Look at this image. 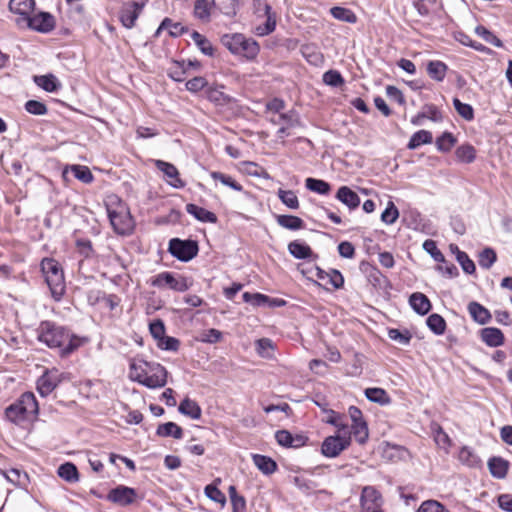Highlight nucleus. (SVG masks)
Masks as SVG:
<instances>
[{
  "label": "nucleus",
  "instance_id": "1",
  "mask_svg": "<svg viewBox=\"0 0 512 512\" xmlns=\"http://www.w3.org/2000/svg\"><path fill=\"white\" fill-rule=\"evenodd\" d=\"M37 339L51 349H58L62 357L70 355L82 344L81 339L69 329L49 320L39 324Z\"/></svg>",
  "mask_w": 512,
  "mask_h": 512
},
{
  "label": "nucleus",
  "instance_id": "2",
  "mask_svg": "<svg viewBox=\"0 0 512 512\" xmlns=\"http://www.w3.org/2000/svg\"><path fill=\"white\" fill-rule=\"evenodd\" d=\"M38 411L35 395L32 392H25L5 409V416L12 423L20 424L31 420L38 414Z\"/></svg>",
  "mask_w": 512,
  "mask_h": 512
},
{
  "label": "nucleus",
  "instance_id": "3",
  "mask_svg": "<svg viewBox=\"0 0 512 512\" xmlns=\"http://www.w3.org/2000/svg\"><path fill=\"white\" fill-rule=\"evenodd\" d=\"M41 270L53 298L57 301L60 300L66 288L60 264L53 258H45L41 262Z\"/></svg>",
  "mask_w": 512,
  "mask_h": 512
},
{
  "label": "nucleus",
  "instance_id": "4",
  "mask_svg": "<svg viewBox=\"0 0 512 512\" xmlns=\"http://www.w3.org/2000/svg\"><path fill=\"white\" fill-rule=\"evenodd\" d=\"M221 43L233 54L242 55L253 59L259 53V45L253 39L246 38L243 34H225L221 37Z\"/></svg>",
  "mask_w": 512,
  "mask_h": 512
},
{
  "label": "nucleus",
  "instance_id": "5",
  "mask_svg": "<svg viewBox=\"0 0 512 512\" xmlns=\"http://www.w3.org/2000/svg\"><path fill=\"white\" fill-rule=\"evenodd\" d=\"M108 217L114 231L119 235H130L134 230V220L127 206L118 201L116 208L107 207Z\"/></svg>",
  "mask_w": 512,
  "mask_h": 512
},
{
  "label": "nucleus",
  "instance_id": "6",
  "mask_svg": "<svg viewBox=\"0 0 512 512\" xmlns=\"http://www.w3.org/2000/svg\"><path fill=\"white\" fill-rule=\"evenodd\" d=\"M168 252L182 262H188L199 252L198 242L192 239L172 238L168 244Z\"/></svg>",
  "mask_w": 512,
  "mask_h": 512
},
{
  "label": "nucleus",
  "instance_id": "7",
  "mask_svg": "<svg viewBox=\"0 0 512 512\" xmlns=\"http://www.w3.org/2000/svg\"><path fill=\"white\" fill-rule=\"evenodd\" d=\"M253 8L259 17H266V22L257 27V34L265 36L272 33L276 28V14L272 12L271 6L266 0H253Z\"/></svg>",
  "mask_w": 512,
  "mask_h": 512
},
{
  "label": "nucleus",
  "instance_id": "8",
  "mask_svg": "<svg viewBox=\"0 0 512 512\" xmlns=\"http://www.w3.org/2000/svg\"><path fill=\"white\" fill-rule=\"evenodd\" d=\"M151 284L158 288L168 286L174 291L185 292L191 287L192 282L184 276H175L171 272H162L152 280Z\"/></svg>",
  "mask_w": 512,
  "mask_h": 512
},
{
  "label": "nucleus",
  "instance_id": "9",
  "mask_svg": "<svg viewBox=\"0 0 512 512\" xmlns=\"http://www.w3.org/2000/svg\"><path fill=\"white\" fill-rule=\"evenodd\" d=\"M351 444V436L344 432L342 435L328 436L321 445V453L328 458H335Z\"/></svg>",
  "mask_w": 512,
  "mask_h": 512
},
{
  "label": "nucleus",
  "instance_id": "10",
  "mask_svg": "<svg viewBox=\"0 0 512 512\" xmlns=\"http://www.w3.org/2000/svg\"><path fill=\"white\" fill-rule=\"evenodd\" d=\"M147 367V378L143 380V386L150 389L164 387L167 383L168 372L164 366L157 362L143 361Z\"/></svg>",
  "mask_w": 512,
  "mask_h": 512
},
{
  "label": "nucleus",
  "instance_id": "11",
  "mask_svg": "<svg viewBox=\"0 0 512 512\" xmlns=\"http://www.w3.org/2000/svg\"><path fill=\"white\" fill-rule=\"evenodd\" d=\"M106 499L120 506H128L136 501L137 491L128 486L118 485L109 491Z\"/></svg>",
  "mask_w": 512,
  "mask_h": 512
},
{
  "label": "nucleus",
  "instance_id": "12",
  "mask_svg": "<svg viewBox=\"0 0 512 512\" xmlns=\"http://www.w3.org/2000/svg\"><path fill=\"white\" fill-rule=\"evenodd\" d=\"M361 508L362 512H383L382 496L378 490L372 486H366L361 493Z\"/></svg>",
  "mask_w": 512,
  "mask_h": 512
},
{
  "label": "nucleus",
  "instance_id": "13",
  "mask_svg": "<svg viewBox=\"0 0 512 512\" xmlns=\"http://www.w3.org/2000/svg\"><path fill=\"white\" fill-rule=\"evenodd\" d=\"M64 379L57 369L47 370L37 381V390L43 397L48 396Z\"/></svg>",
  "mask_w": 512,
  "mask_h": 512
},
{
  "label": "nucleus",
  "instance_id": "14",
  "mask_svg": "<svg viewBox=\"0 0 512 512\" xmlns=\"http://www.w3.org/2000/svg\"><path fill=\"white\" fill-rule=\"evenodd\" d=\"M28 26L35 31L49 33L55 27V18L49 12H40L28 17Z\"/></svg>",
  "mask_w": 512,
  "mask_h": 512
},
{
  "label": "nucleus",
  "instance_id": "15",
  "mask_svg": "<svg viewBox=\"0 0 512 512\" xmlns=\"http://www.w3.org/2000/svg\"><path fill=\"white\" fill-rule=\"evenodd\" d=\"M143 6V4H139L135 1L125 4L120 11V21L123 26L128 29L134 27Z\"/></svg>",
  "mask_w": 512,
  "mask_h": 512
},
{
  "label": "nucleus",
  "instance_id": "16",
  "mask_svg": "<svg viewBox=\"0 0 512 512\" xmlns=\"http://www.w3.org/2000/svg\"><path fill=\"white\" fill-rule=\"evenodd\" d=\"M155 166L158 170L164 173V175L171 179L169 181V184L175 188H182L184 187L185 183L179 178V172L177 168L168 162H165L163 160H156Z\"/></svg>",
  "mask_w": 512,
  "mask_h": 512
},
{
  "label": "nucleus",
  "instance_id": "17",
  "mask_svg": "<svg viewBox=\"0 0 512 512\" xmlns=\"http://www.w3.org/2000/svg\"><path fill=\"white\" fill-rule=\"evenodd\" d=\"M214 7L215 0H195L194 17L203 23H208L211 20V13Z\"/></svg>",
  "mask_w": 512,
  "mask_h": 512
},
{
  "label": "nucleus",
  "instance_id": "18",
  "mask_svg": "<svg viewBox=\"0 0 512 512\" xmlns=\"http://www.w3.org/2000/svg\"><path fill=\"white\" fill-rule=\"evenodd\" d=\"M481 340L490 347H498L504 344L505 337L502 331L495 327H486L480 331Z\"/></svg>",
  "mask_w": 512,
  "mask_h": 512
},
{
  "label": "nucleus",
  "instance_id": "19",
  "mask_svg": "<svg viewBox=\"0 0 512 512\" xmlns=\"http://www.w3.org/2000/svg\"><path fill=\"white\" fill-rule=\"evenodd\" d=\"M488 469L491 475L497 479H504L509 470V462L502 457L493 456L488 460Z\"/></svg>",
  "mask_w": 512,
  "mask_h": 512
},
{
  "label": "nucleus",
  "instance_id": "20",
  "mask_svg": "<svg viewBox=\"0 0 512 512\" xmlns=\"http://www.w3.org/2000/svg\"><path fill=\"white\" fill-rule=\"evenodd\" d=\"M336 198L350 210L356 209L360 204V197L348 186H341L336 193Z\"/></svg>",
  "mask_w": 512,
  "mask_h": 512
},
{
  "label": "nucleus",
  "instance_id": "21",
  "mask_svg": "<svg viewBox=\"0 0 512 512\" xmlns=\"http://www.w3.org/2000/svg\"><path fill=\"white\" fill-rule=\"evenodd\" d=\"M289 253L297 259H316L318 256L315 255L309 245L300 241L294 240L288 244Z\"/></svg>",
  "mask_w": 512,
  "mask_h": 512
},
{
  "label": "nucleus",
  "instance_id": "22",
  "mask_svg": "<svg viewBox=\"0 0 512 512\" xmlns=\"http://www.w3.org/2000/svg\"><path fill=\"white\" fill-rule=\"evenodd\" d=\"M409 304L419 315H426L431 310V302L426 295L420 292L411 294Z\"/></svg>",
  "mask_w": 512,
  "mask_h": 512
},
{
  "label": "nucleus",
  "instance_id": "23",
  "mask_svg": "<svg viewBox=\"0 0 512 512\" xmlns=\"http://www.w3.org/2000/svg\"><path fill=\"white\" fill-rule=\"evenodd\" d=\"M468 312L472 319L481 324H487L491 320V314L487 308L476 301H472L468 304Z\"/></svg>",
  "mask_w": 512,
  "mask_h": 512
},
{
  "label": "nucleus",
  "instance_id": "24",
  "mask_svg": "<svg viewBox=\"0 0 512 512\" xmlns=\"http://www.w3.org/2000/svg\"><path fill=\"white\" fill-rule=\"evenodd\" d=\"M186 211L190 215L194 216L197 220L204 223H216L217 216L208 211L207 209L200 207L196 204L189 203L186 205Z\"/></svg>",
  "mask_w": 512,
  "mask_h": 512
},
{
  "label": "nucleus",
  "instance_id": "25",
  "mask_svg": "<svg viewBox=\"0 0 512 512\" xmlns=\"http://www.w3.org/2000/svg\"><path fill=\"white\" fill-rule=\"evenodd\" d=\"M426 71L431 79L442 82L446 77L448 66L440 60H431L427 63Z\"/></svg>",
  "mask_w": 512,
  "mask_h": 512
},
{
  "label": "nucleus",
  "instance_id": "26",
  "mask_svg": "<svg viewBox=\"0 0 512 512\" xmlns=\"http://www.w3.org/2000/svg\"><path fill=\"white\" fill-rule=\"evenodd\" d=\"M252 459L254 465L265 475H271L277 470V463L271 457L254 454Z\"/></svg>",
  "mask_w": 512,
  "mask_h": 512
},
{
  "label": "nucleus",
  "instance_id": "27",
  "mask_svg": "<svg viewBox=\"0 0 512 512\" xmlns=\"http://www.w3.org/2000/svg\"><path fill=\"white\" fill-rule=\"evenodd\" d=\"M178 410L181 414L190 417L191 419L198 420L201 418L202 410L197 402L186 397L181 401Z\"/></svg>",
  "mask_w": 512,
  "mask_h": 512
},
{
  "label": "nucleus",
  "instance_id": "28",
  "mask_svg": "<svg viewBox=\"0 0 512 512\" xmlns=\"http://www.w3.org/2000/svg\"><path fill=\"white\" fill-rule=\"evenodd\" d=\"M276 222L282 228L291 231L300 230L305 226L304 221L300 217L294 215H276Z\"/></svg>",
  "mask_w": 512,
  "mask_h": 512
},
{
  "label": "nucleus",
  "instance_id": "29",
  "mask_svg": "<svg viewBox=\"0 0 512 512\" xmlns=\"http://www.w3.org/2000/svg\"><path fill=\"white\" fill-rule=\"evenodd\" d=\"M156 434L160 437L181 439L183 437V429L174 422H166L157 427Z\"/></svg>",
  "mask_w": 512,
  "mask_h": 512
},
{
  "label": "nucleus",
  "instance_id": "30",
  "mask_svg": "<svg viewBox=\"0 0 512 512\" xmlns=\"http://www.w3.org/2000/svg\"><path fill=\"white\" fill-rule=\"evenodd\" d=\"M4 475L9 482L21 488H25L29 483L28 474L17 468L7 470Z\"/></svg>",
  "mask_w": 512,
  "mask_h": 512
},
{
  "label": "nucleus",
  "instance_id": "31",
  "mask_svg": "<svg viewBox=\"0 0 512 512\" xmlns=\"http://www.w3.org/2000/svg\"><path fill=\"white\" fill-rule=\"evenodd\" d=\"M143 359L132 360L130 362V373L131 380L138 382L143 385V379L147 378V367L143 364Z\"/></svg>",
  "mask_w": 512,
  "mask_h": 512
},
{
  "label": "nucleus",
  "instance_id": "32",
  "mask_svg": "<svg viewBox=\"0 0 512 512\" xmlns=\"http://www.w3.org/2000/svg\"><path fill=\"white\" fill-rule=\"evenodd\" d=\"M432 141H433V136L430 131L419 130L411 136V138L407 144V148L410 150H414L423 144H431Z\"/></svg>",
  "mask_w": 512,
  "mask_h": 512
},
{
  "label": "nucleus",
  "instance_id": "33",
  "mask_svg": "<svg viewBox=\"0 0 512 512\" xmlns=\"http://www.w3.org/2000/svg\"><path fill=\"white\" fill-rule=\"evenodd\" d=\"M58 475L60 478L69 483H75L79 480L77 467L71 462L61 464L58 467Z\"/></svg>",
  "mask_w": 512,
  "mask_h": 512
},
{
  "label": "nucleus",
  "instance_id": "34",
  "mask_svg": "<svg viewBox=\"0 0 512 512\" xmlns=\"http://www.w3.org/2000/svg\"><path fill=\"white\" fill-rule=\"evenodd\" d=\"M34 81L47 92H55L60 87V83L53 74L35 76Z\"/></svg>",
  "mask_w": 512,
  "mask_h": 512
},
{
  "label": "nucleus",
  "instance_id": "35",
  "mask_svg": "<svg viewBox=\"0 0 512 512\" xmlns=\"http://www.w3.org/2000/svg\"><path fill=\"white\" fill-rule=\"evenodd\" d=\"M34 5V0H10L9 9L15 14L28 16Z\"/></svg>",
  "mask_w": 512,
  "mask_h": 512
},
{
  "label": "nucleus",
  "instance_id": "36",
  "mask_svg": "<svg viewBox=\"0 0 512 512\" xmlns=\"http://www.w3.org/2000/svg\"><path fill=\"white\" fill-rule=\"evenodd\" d=\"M455 156L460 162L472 163L476 158V149L471 144H463L457 147Z\"/></svg>",
  "mask_w": 512,
  "mask_h": 512
},
{
  "label": "nucleus",
  "instance_id": "37",
  "mask_svg": "<svg viewBox=\"0 0 512 512\" xmlns=\"http://www.w3.org/2000/svg\"><path fill=\"white\" fill-rule=\"evenodd\" d=\"M168 76L176 82H182L186 78V62L172 61L167 71Z\"/></svg>",
  "mask_w": 512,
  "mask_h": 512
},
{
  "label": "nucleus",
  "instance_id": "38",
  "mask_svg": "<svg viewBox=\"0 0 512 512\" xmlns=\"http://www.w3.org/2000/svg\"><path fill=\"white\" fill-rule=\"evenodd\" d=\"M305 186L308 190L318 193L320 195H327L331 190V186L328 182L311 177L305 180Z\"/></svg>",
  "mask_w": 512,
  "mask_h": 512
},
{
  "label": "nucleus",
  "instance_id": "39",
  "mask_svg": "<svg viewBox=\"0 0 512 512\" xmlns=\"http://www.w3.org/2000/svg\"><path fill=\"white\" fill-rule=\"evenodd\" d=\"M426 323L428 328L436 335H442L446 330L445 319L437 313L429 315Z\"/></svg>",
  "mask_w": 512,
  "mask_h": 512
},
{
  "label": "nucleus",
  "instance_id": "40",
  "mask_svg": "<svg viewBox=\"0 0 512 512\" xmlns=\"http://www.w3.org/2000/svg\"><path fill=\"white\" fill-rule=\"evenodd\" d=\"M365 396L369 401L380 405L388 404L390 402L387 392L382 388H367L365 390Z\"/></svg>",
  "mask_w": 512,
  "mask_h": 512
},
{
  "label": "nucleus",
  "instance_id": "41",
  "mask_svg": "<svg viewBox=\"0 0 512 512\" xmlns=\"http://www.w3.org/2000/svg\"><path fill=\"white\" fill-rule=\"evenodd\" d=\"M160 29H169V35L172 37H178L188 31V28L183 26L179 22H173L172 19L166 17L160 24Z\"/></svg>",
  "mask_w": 512,
  "mask_h": 512
},
{
  "label": "nucleus",
  "instance_id": "42",
  "mask_svg": "<svg viewBox=\"0 0 512 512\" xmlns=\"http://www.w3.org/2000/svg\"><path fill=\"white\" fill-rule=\"evenodd\" d=\"M457 139L450 132H444L441 136H439L436 141V147L440 152H449L456 144Z\"/></svg>",
  "mask_w": 512,
  "mask_h": 512
},
{
  "label": "nucleus",
  "instance_id": "43",
  "mask_svg": "<svg viewBox=\"0 0 512 512\" xmlns=\"http://www.w3.org/2000/svg\"><path fill=\"white\" fill-rule=\"evenodd\" d=\"M475 33L481 37L485 42L497 47L502 48L503 42L490 30H488L486 27L482 25H478L475 28Z\"/></svg>",
  "mask_w": 512,
  "mask_h": 512
},
{
  "label": "nucleus",
  "instance_id": "44",
  "mask_svg": "<svg viewBox=\"0 0 512 512\" xmlns=\"http://www.w3.org/2000/svg\"><path fill=\"white\" fill-rule=\"evenodd\" d=\"M497 260V254L492 248H485L479 253L478 263L483 269H490Z\"/></svg>",
  "mask_w": 512,
  "mask_h": 512
},
{
  "label": "nucleus",
  "instance_id": "45",
  "mask_svg": "<svg viewBox=\"0 0 512 512\" xmlns=\"http://www.w3.org/2000/svg\"><path fill=\"white\" fill-rule=\"evenodd\" d=\"M303 57L312 65H319L323 61V55L313 45H304L301 48Z\"/></svg>",
  "mask_w": 512,
  "mask_h": 512
},
{
  "label": "nucleus",
  "instance_id": "46",
  "mask_svg": "<svg viewBox=\"0 0 512 512\" xmlns=\"http://www.w3.org/2000/svg\"><path fill=\"white\" fill-rule=\"evenodd\" d=\"M330 12L335 19L340 21L347 23H355L357 21V16L355 13L348 8L336 6L331 8Z\"/></svg>",
  "mask_w": 512,
  "mask_h": 512
},
{
  "label": "nucleus",
  "instance_id": "47",
  "mask_svg": "<svg viewBox=\"0 0 512 512\" xmlns=\"http://www.w3.org/2000/svg\"><path fill=\"white\" fill-rule=\"evenodd\" d=\"M350 434H353L355 440L359 444H364L367 441L369 435L367 423L363 421L356 424H352V431L349 432L347 430V436H350Z\"/></svg>",
  "mask_w": 512,
  "mask_h": 512
},
{
  "label": "nucleus",
  "instance_id": "48",
  "mask_svg": "<svg viewBox=\"0 0 512 512\" xmlns=\"http://www.w3.org/2000/svg\"><path fill=\"white\" fill-rule=\"evenodd\" d=\"M455 250L456 259L458 263L461 265L463 271L467 274H474L476 267L474 262L469 258L468 254L464 251L459 250L457 246H455Z\"/></svg>",
  "mask_w": 512,
  "mask_h": 512
},
{
  "label": "nucleus",
  "instance_id": "49",
  "mask_svg": "<svg viewBox=\"0 0 512 512\" xmlns=\"http://www.w3.org/2000/svg\"><path fill=\"white\" fill-rule=\"evenodd\" d=\"M278 197L281 202L286 205L290 209H298L299 208V200L297 195L292 190H278Z\"/></svg>",
  "mask_w": 512,
  "mask_h": 512
},
{
  "label": "nucleus",
  "instance_id": "50",
  "mask_svg": "<svg viewBox=\"0 0 512 512\" xmlns=\"http://www.w3.org/2000/svg\"><path fill=\"white\" fill-rule=\"evenodd\" d=\"M388 337L401 345H408L412 339V334L407 329L399 330L391 328L388 330Z\"/></svg>",
  "mask_w": 512,
  "mask_h": 512
},
{
  "label": "nucleus",
  "instance_id": "51",
  "mask_svg": "<svg viewBox=\"0 0 512 512\" xmlns=\"http://www.w3.org/2000/svg\"><path fill=\"white\" fill-rule=\"evenodd\" d=\"M211 177L216 180L220 181L223 185L228 186L232 188L235 191H242L243 186L239 184L237 181H235L231 176L226 175L222 172L213 171L211 172Z\"/></svg>",
  "mask_w": 512,
  "mask_h": 512
},
{
  "label": "nucleus",
  "instance_id": "52",
  "mask_svg": "<svg viewBox=\"0 0 512 512\" xmlns=\"http://www.w3.org/2000/svg\"><path fill=\"white\" fill-rule=\"evenodd\" d=\"M273 342L268 338H261L256 341V351L257 353L263 357L270 359L273 357Z\"/></svg>",
  "mask_w": 512,
  "mask_h": 512
},
{
  "label": "nucleus",
  "instance_id": "53",
  "mask_svg": "<svg viewBox=\"0 0 512 512\" xmlns=\"http://www.w3.org/2000/svg\"><path fill=\"white\" fill-rule=\"evenodd\" d=\"M453 105L457 113L466 121L474 119V110L470 104L461 102L458 98L453 99Z\"/></svg>",
  "mask_w": 512,
  "mask_h": 512
},
{
  "label": "nucleus",
  "instance_id": "54",
  "mask_svg": "<svg viewBox=\"0 0 512 512\" xmlns=\"http://www.w3.org/2000/svg\"><path fill=\"white\" fill-rule=\"evenodd\" d=\"M243 301L253 305L254 307H260L268 305L269 296L261 293H249L245 292L242 295Z\"/></svg>",
  "mask_w": 512,
  "mask_h": 512
},
{
  "label": "nucleus",
  "instance_id": "55",
  "mask_svg": "<svg viewBox=\"0 0 512 512\" xmlns=\"http://www.w3.org/2000/svg\"><path fill=\"white\" fill-rule=\"evenodd\" d=\"M323 82L331 87H340L344 85L345 80L337 70H328L323 74Z\"/></svg>",
  "mask_w": 512,
  "mask_h": 512
},
{
  "label": "nucleus",
  "instance_id": "56",
  "mask_svg": "<svg viewBox=\"0 0 512 512\" xmlns=\"http://www.w3.org/2000/svg\"><path fill=\"white\" fill-rule=\"evenodd\" d=\"M71 171L74 177L82 181L83 183H91L94 179L93 174L87 166L72 165Z\"/></svg>",
  "mask_w": 512,
  "mask_h": 512
},
{
  "label": "nucleus",
  "instance_id": "57",
  "mask_svg": "<svg viewBox=\"0 0 512 512\" xmlns=\"http://www.w3.org/2000/svg\"><path fill=\"white\" fill-rule=\"evenodd\" d=\"M398 217H399V211H398L397 207L395 206V204L392 201H389L386 209L381 214V220L384 223L391 225L396 222Z\"/></svg>",
  "mask_w": 512,
  "mask_h": 512
},
{
  "label": "nucleus",
  "instance_id": "58",
  "mask_svg": "<svg viewBox=\"0 0 512 512\" xmlns=\"http://www.w3.org/2000/svg\"><path fill=\"white\" fill-rule=\"evenodd\" d=\"M423 249L431 255L436 262H445L443 253L438 249L436 242L428 239L423 243Z\"/></svg>",
  "mask_w": 512,
  "mask_h": 512
},
{
  "label": "nucleus",
  "instance_id": "59",
  "mask_svg": "<svg viewBox=\"0 0 512 512\" xmlns=\"http://www.w3.org/2000/svg\"><path fill=\"white\" fill-rule=\"evenodd\" d=\"M205 495L212 501L224 505L226 503V497L224 493L214 485H207L204 489Z\"/></svg>",
  "mask_w": 512,
  "mask_h": 512
},
{
  "label": "nucleus",
  "instance_id": "60",
  "mask_svg": "<svg viewBox=\"0 0 512 512\" xmlns=\"http://www.w3.org/2000/svg\"><path fill=\"white\" fill-rule=\"evenodd\" d=\"M25 110L33 115H45L48 111L47 106L38 100H28L25 103Z\"/></svg>",
  "mask_w": 512,
  "mask_h": 512
},
{
  "label": "nucleus",
  "instance_id": "61",
  "mask_svg": "<svg viewBox=\"0 0 512 512\" xmlns=\"http://www.w3.org/2000/svg\"><path fill=\"white\" fill-rule=\"evenodd\" d=\"M271 122L275 125L281 126H296L298 124V119L291 112L279 114L277 117L271 118Z\"/></svg>",
  "mask_w": 512,
  "mask_h": 512
},
{
  "label": "nucleus",
  "instance_id": "62",
  "mask_svg": "<svg viewBox=\"0 0 512 512\" xmlns=\"http://www.w3.org/2000/svg\"><path fill=\"white\" fill-rule=\"evenodd\" d=\"M417 512H450L444 505L435 500L424 501Z\"/></svg>",
  "mask_w": 512,
  "mask_h": 512
},
{
  "label": "nucleus",
  "instance_id": "63",
  "mask_svg": "<svg viewBox=\"0 0 512 512\" xmlns=\"http://www.w3.org/2000/svg\"><path fill=\"white\" fill-rule=\"evenodd\" d=\"M157 345L162 350L177 351L180 346V341L175 337L165 335L158 341Z\"/></svg>",
  "mask_w": 512,
  "mask_h": 512
},
{
  "label": "nucleus",
  "instance_id": "64",
  "mask_svg": "<svg viewBox=\"0 0 512 512\" xmlns=\"http://www.w3.org/2000/svg\"><path fill=\"white\" fill-rule=\"evenodd\" d=\"M206 93L208 99L217 104H224L229 102L230 100V98L227 95H225L222 91L215 87H209Z\"/></svg>",
  "mask_w": 512,
  "mask_h": 512
}]
</instances>
